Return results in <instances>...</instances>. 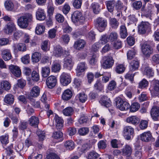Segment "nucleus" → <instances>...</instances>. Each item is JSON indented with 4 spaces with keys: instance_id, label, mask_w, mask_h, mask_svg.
<instances>
[{
    "instance_id": "f03ea898",
    "label": "nucleus",
    "mask_w": 159,
    "mask_h": 159,
    "mask_svg": "<svg viewBox=\"0 0 159 159\" xmlns=\"http://www.w3.org/2000/svg\"><path fill=\"white\" fill-rule=\"evenodd\" d=\"M116 107L120 110L126 111L129 109L130 107L129 103L126 102H124L120 98H117L115 100Z\"/></svg>"
},
{
    "instance_id": "b1692460",
    "label": "nucleus",
    "mask_w": 159,
    "mask_h": 159,
    "mask_svg": "<svg viewBox=\"0 0 159 159\" xmlns=\"http://www.w3.org/2000/svg\"><path fill=\"white\" fill-rule=\"evenodd\" d=\"M143 75L148 78L152 77L154 75V72L152 69L149 66L145 67L143 71Z\"/></svg>"
},
{
    "instance_id": "ea45409f",
    "label": "nucleus",
    "mask_w": 159,
    "mask_h": 159,
    "mask_svg": "<svg viewBox=\"0 0 159 159\" xmlns=\"http://www.w3.org/2000/svg\"><path fill=\"white\" fill-rule=\"evenodd\" d=\"M1 88L6 90H9L11 88L10 83L6 80H3L1 83Z\"/></svg>"
},
{
    "instance_id": "a211bd4d",
    "label": "nucleus",
    "mask_w": 159,
    "mask_h": 159,
    "mask_svg": "<svg viewBox=\"0 0 159 159\" xmlns=\"http://www.w3.org/2000/svg\"><path fill=\"white\" fill-rule=\"evenodd\" d=\"M40 93V89L37 86H34L31 89L30 93V95L33 98H36L39 96Z\"/></svg>"
},
{
    "instance_id": "4d7b16f0",
    "label": "nucleus",
    "mask_w": 159,
    "mask_h": 159,
    "mask_svg": "<svg viewBox=\"0 0 159 159\" xmlns=\"http://www.w3.org/2000/svg\"><path fill=\"white\" fill-rule=\"evenodd\" d=\"M63 135L61 131H55L53 133L52 137L55 139H59L62 138Z\"/></svg>"
},
{
    "instance_id": "aec40b11",
    "label": "nucleus",
    "mask_w": 159,
    "mask_h": 159,
    "mask_svg": "<svg viewBox=\"0 0 159 159\" xmlns=\"http://www.w3.org/2000/svg\"><path fill=\"white\" fill-rule=\"evenodd\" d=\"M102 105L107 107L111 106V102L110 99L107 96H102L99 101Z\"/></svg>"
},
{
    "instance_id": "6e6d98bb",
    "label": "nucleus",
    "mask_w": 159,
    "mask_h": 159,
    "mask_svg": "<svg viewBox=\"0 0 159 159\" xmlns=\"http://www.w3.org/2000/svg\"><path fill=\"white\" fill-rule=\"evenodd\" d=\"M0 141L2 144L6 145L9 142L8 135L6 134L0 136Z\"/></svg>"
},
{
    "instance_id": "49530a36",
    "label": "nucleus",
    "mask_w": 159,
    "mask_h": 159,
    "mask_svg": "<svg viewBox=\"0 0 159 159\" xmlns=\"http://www.w3.org/2000/svg\"><path fill=\"white\" fill-rule=\"evenodd\" d=\"M89 129L87 127H82L79 129L78 133L81 136H84L87 134L89 132Z\"/></svg>"
},
{
    "instance_id": "4468645a",
    "label": "nucleus",
    "mask_w": 159,
    "mask_h": 159,
    "mask_svg": "<svg viewBox=\"0 0 159 159\" xmlns=\"http://www.w3.org/2000/svg\"><path fill=\"white\" fill-rule=\"evenodd\" d=\"M16 29L15 24L12 22L8 23L6 26L4 30V32L6 34H11Z\"/></svg>"
},
{
    "instance_id": "7ed1b4c3",
    "label": "nucleus",
    "mask_w": 159,
    "mask_h": 159,
    "mask_svg": "<svg viewBox=\"0 0 159 159\" xmlns=\"http://www.w3.org/2000/svg\"><path fill=\"white\" fill-rule=\"evenodd\" d=\"M114 63V60L111 57L107 56L103 57L102 66L104 69H107L111 68Z\"/></svg>"
},
{
    "instance_id": "7c9ffc66",
    "label": "nucleus",
    "mask_w": 159,
    "mask_h": 159,
    "mask_svg": "<svg viewBox=\"0 0 159 159\" xmlns=\"http://www.w3.org/2000/svg\"><path fill=\"white\" fill-rule=\"evenodd\" d=\"M65 148L67 150H72L75 148V143L72 140L67 141L64 143Z\"/></svg>"
},
{
    "instance_id": "473e14b6",
    "label": "nucleus",
    "mask_w": 159,
    "mask_h": 159,
    "mask_svg": "<svg viewBox=\"0 0 159 159\" xmlns=\"http://www.w3.org/2000/svg\"><path fill=\"white\" fill-rule=\"evenodd\" d=\"M14 96L11 94H7L4 98L5 102L9 104L13 103L14 102Z\"/></svg>"
},
{
    "instance_id": "a18cd8bd",
    "label": "nucleus",
    "mask_w": 159,
    "mask_h": 159,
    "mask_svg": "<svg viewBox=\"0 0 159 159\" xmlns=\"http://www.w3.org/2000/svg\"><path fill=\"white\" fill-rule=\"evenodd\" d=\"M73 111V108L70 107H67L63 110L62 111L64 115L67 116H69L72 115Z\"/></svg>"
},
{
    "instance_id": "69168bd1",
    "label": "nucleus",
    "mask_w": 159,
    "mask_h": 159,
    "mask_svg": "<svg viewBox=\"0 0 159 159\" xmlns=\"http://www.w3.org/2000/svg\"><path fill=\"white\" fill-rule=\"evenodd\" d=\"M148 84V82L146 79H144L139 83V87L141 89H143L147 87Z\"/></svg>"
},
{
    "instance_id": "052dcab7",
    "label": "nucleus",
    "mask_w": 159,
    "mask_h": 159,
    "mask_svg": "<svg viewBox=\"0 0 159 159\" xmlns=\"http://www.w3.org/2000/svg\"><path fill=\"white\" fill-rule=\"evenodd\" d=\"M125 68L123 65L119 64L117 65L116 68V71L119 74H121L124 72Z\"/></svg>"
},
{
    "instance_id": "864d4df0",
    "label": "nucleus",
    "mask_w": 159,
    "mask_h": 159,
    "mask_svg": "<svg viewBox=\"0 0 159 159\" xmlns=\"http://www.w3.org/2000/svg\"><path fill=\"white\" fill-rule=\"evenodd\" d=\"M63 32L67 33L71 32L72 30V28L70 27L66 22H65L62 27Z\"/></svg>"
},
{
    "instance_id": "6e6552de",
    "label": "nucleus",
    "mask_w": 159,
    "mask_h": 159,
    "mask_svg": "<svg viewBox=\"0 0 159 159\" xmlns=\"http://www.w3.org/2000/svg\"><path fill=\"white\" fill-rule=\"evenodd\" d=\"M142 52L143 54L146 57H149L153 52L152 48L149 45L144 43L141 47Z\"/></svg>"
},
{
    "instance_id": "dca6fc26",
    "label": "nucleus",
    "mask_w": 159,
    "mask_h": 159,
    "mask_svg": "<svg viewBox=\"0 0 159 159\" xmlns=\"http://www.w3.org/2000/svg\"><path fill=\"white\" fill-rule=\"evenodd\" d=\"M73 62L72 61L71 58L70 57H66L64 59V66L70 70L73 66Z\"/></svg>"
},
{
    "instance_id": "58836bf2",
    "label": "nucleus",
    "mask_w": 159,
    "mask_h": 159,
    "mask_svg": "<svg viewBox=\"0 0 159 159\" xmlns=\"http://www.w3.org/2000/svg\"><path fill=\"white\" fill-rule=\"evenodd\" d=\"M45 27L42 24H38L35 28L36 33L38 35L43 34L44 32Z\"/></svg>"
},
{
    "instance_id": "e2e57ef3",
    "label": "nucleus",
    "mask_w": 159,
    "mask_h": 159,
    "mask_svg": "<svg viewBox=\"0 0 159 159\" xmlns=\"http://www.w3.org/2000/svg\"><path fill=\"white\" fill-rule=\"evenodd\" d=\"M135 53V51L133 49L129 50L127 53L128 59L130 60L132 59L134 57Z\"/></svg>"
},
{
    "instance_id": "ddd939ff",
    "label": "nucleus",
    "mask_w": 159,
    "mask_h": 159,
    "mask_svg": "<svg viewBox=\"0 0 159 159\" xmlns=\"http://www.w3.org/2000/svg\"><path fill=\"white\" fill-rule=\"evenodd\" d=\"M87 69V66L85 62H81L79 63L76 69L77 75L80 76L82 72L84 71Z\"/></svg>"
},
{
    "instance_id": "0eeeda50",
    "label": "nucleus",
    "mask_w": 159,
    "mask_h": 159,
    "mask_svg": "<svg viewBox=\"0 0 159 159\" xmlns=\"http://www.w3.org/2000/svg\"><path fill=\"white\" fill-rule=\"evenodd\" d=\"M60 82L63 86H66L71 81V78L70 75L67 73L63 72L61 75Z\"/></svg>"
},
{
    "instance_id": "2f4dec72",
    "label": "nucleus",
    "mask_w": 159,
    "mask_h": 159,
    "mask_svg": "<svg viewBox=\"0 0 159 159\" xmlns=\"http://www.w3.org/2000/svg\"><path fill=\"white\" fill-rule=\"evenodd\" d=\"M41 58V54L38 52L33 53L31 57L32 61L33 62L37 63L39 61Z\"/></svg>"
},
{
    "instance_id": "3c124183",
    "label": "nucleus",
    "mask_w": 159,
    "mask_h": 159,
    "mask_svg": "<svg viewBox=\"0 0 159 159\" xmlns=\"http://www.w3.org/2000/svg\"><path fill=\"white\" fill-rule=\"evenodd\" d=\"M108 39V37L104 34L101 36L98 43L101 45H102L107 42Z\"/></svg>"
},
{
    "instance_id": "bf43d9fd",
    "label": "nucleus",
    "mask_w": 159,
    "mask_h": 159,
    "mask_svg": "<svg viewBox=\"0 0 159 159\" xmlns=\"http://www.w3.org/2000/svg\"><path fill=\"white\" fill-rule=\"evenodd\" d=\"M31 79L34 81H38L39 79V73L35 71H33L31 74Z\"/></svg>"
},
{
    "instance_id": "412c9836",
    "label": "nucleus",
    "mask_w": 159,
    "mask_h": 159,
    "mask_svg": "<svg viewBox=\"0 0 159 159\" xmlns=\"http://www.w3.org/2000/svg\"><path fill=\"white\" fill-rule=\"evenodd\" d=\"M1 53L2 57L5 61H8L11 59V55L10 50H3L2 51Z\"/></svg>"
},
{
    "instance_id": "423d86ee",
    "label": "nucleus",
    "mask_w": 159,
    "mask_h": 159,
    "mask_svg": "<svg viewBox=\"0 0 159 159\" xmlns=\"http://www.w3.org/2000/svg\"><path fill=\"white\" fill-rule=\"evenodd\" d=\"M134 129L131 126H127L123 129V133L125 139L127 140L131 139V136L134 133Z\"/></svg>"
},
{
    "instance_id": "8fccbe9b",
    "label": "nucleus",
    "mask_w": 159,
    "mask_h": 159,
    "mask_svg": "<svg viewBox=\"0 0 159 159\" xmlns=\"http://www.w3.org/2000/svg\"><path fill=\"white\" fill-rule=\"evenodd\" d=\"M61 65L59 63L55 62L52 65V71L54 72L59 71L61 69Z\"/></svg>"
},
{
    "instance_id": "338daca9",
    "label": "nucleus",
    "mask_w": 159,
    "mask_h": 159,
    "mask_svg": "<svg viewBox=\"0 0 159 159\" xmlns=\"http://www.w3.org/2000/svg\"><path fill=\"white\" fill-rule=\"evenodd\" d=\"M45 159H60V158L56 154L51 153L47 156Z\"/></svg>"
},
{
    "instance_id": "c03bdc74",
    "label": "nucleus",
    "mask_w": 159,
    "mask_h": 159,
    "mask_svg": "<svg viewBox=\"0 0 159 159\" xmlns=\"http://www.w3.org/2000/svg\"><path fill=\"white\" fill-rule=\"evenodd\" d=\"M49 42L48 40H45L42 41L41 43V48L44 51H46L49 49Z\"/></svg>"
},
{
    "instance_id": "37998d69",
    "label": "nucleus",
    "mask_w": 159,
    "mask_h": 159,
    "mask_svg": "<svg viewBox=\"0 0 159 159\" xmlns=\"http://www.w3.org/2000/svg\"><path fill=\"white\" fill-rule=\"evenodd\" d=\"M93 12L96 14H98L101 10V8L99 4L97 3L94 2L91 5Z\"/></svg>"
},
{
    "instance_id": "0e129e2a",
    "label": "nucleus",
    "mask_w": 159,
    "mask_h": 159,
    "mask_svg": "<svg viewBox=\"0 0 159 159\" xmlns=\"http://www.w3.org/2000/svg\"><path fill=\"white\" fill-rule=\"evenodd\" d=\"M82 2V0H74L73 5L75 8L79 9L80 8L81 6Z\"/></svg>"
},
{
    "instance_id": "5fc2aeb1",
    "label": "nucleus",
    "mask_w": 159,
    "mask_h": 159,
    "mask_svg": "<svg viewBox=\"0 0 159 159\" xmlns=\"http://www.w3.org/2000/svg\"><path fill=\"white\" fill-rule=\"evenodd\" d=\"M110 24L113 28H115V29L117 28L119 25V23L115 18H111L110 19Z\"/></svg>"
},
{
    "instance_id": "09e8293b",
    "label": "nucleus",
    "mask_w": 159,
    "mask_h": 159,
    "mask_svg": "<svg viewBox=\"0 0 159 159\" xmlns=\"http://www.w3.org/2000/svg\"><path fill=\"white\" fill-rule=\"evenodd\" d=\"M80 101L82 103L84 102L87 99V96L84 93H80L77 95Z\"/></svg>"
},
{
    "instance_id": "c756f323",
    "label": "nucleus",
    "mask_w": 159,
    "mask_h": 159,
    "mask_svg": "<svg viewBox=\"0 0 159 159\" xmlns=\"http://www.w3.org/2000/svg\"><path fill=\"white\" fill-rule=\"evenodd\" d=\"M123 154L127 157H129L131 154L132 149L129 145H126L122 149Z\"/></svg>"
},
{
    "instance_id": "f8f14e48",
    "label": "nucleus",
    "mask_w": 159,
    "mask_h": 159,
    "mask_svg": "<svg viewBox=\"0 0 159 159\" xmlns=\"http://www.w3.org/2000/svg\"><path fill=\"white\" fill-rule=\"evenodd\" d=\"M151 115L153 120L155 121L158 120L159 117V108L157 106H153L151 109Z\"/></svg>"
},
{
    "instance_id": "2eb2a0df",
    "label": "nucleus",
    "mask_w": 159,
    "mask_h": 159,
    "mask_svg": "<svg viewBox=\"0 0 159 159\" xmlns=\"http://www.w3.org/2000/svg\"><path fill=\"white\" fill-rule=\"evenodd\" d=\"M140 139L145 142L150 141L152 138L151 133L149 131L143 133L140 136Z\"/></svg>"
},
{
    "instance_id": "79ce46f5",
    "label": "nucleus",
    "mask_w": 159,
    "mask_h": 159,
    "mask_svg": "<svg viewBox=\"0 0 159 159\" xmlns=\"http://www.w3.org/2000/svg\"><path fill=\"white\" fill-rule=\"evenodd\" d=\"M142 154V149L141 146L137 147L135 149V152L134 154L135 157L136 159H140Z\"/></svg>"
},
{
    "instance_id": "c85d7f7f",
    "label": "nucleus",
    "mask_w": 159,
    "mask_h": 159,
    "mask_svg": "<svg viewBox=\"0 0 159 159\" xmlns=\"http://www.w3.org/2000/svg\"><path fill=\"white\" fill-rule=\"evenodd\" d=\"M15 50H18L21 52H25L26 50V47L25 44L19 43L18 44H15L13 46Z\"/></svg>"
},
{
    "instance_id": "39448f33",
    "label": "nucleus",
    "mask_w": 159,
    "mask_h": 159,
    "mask_svg": "<svg viewBox=\"0 0 159 159\" xmlns=\"http://www.w3.org/2000/svg\"><path fill=\"white\" fill-rule=\"evenodd\" d=\"M107 23L106 20L102 18L99 17L96 20L95 25L98 30L100 32H102L104 30L107 26Z\"/></svg>"
},
{
    "instance_id": "f704fd0d",
    "label": "nucleus",
    "mask_w": 159,
    "mask_h": 159,
    "mask_svg": "<svg viewBox=\"0 0 159 159\" xmlns=\"http://www.w3.org/2000/svg\"><path fill=\"white\" fill-rule=\"evenodd\" d=\"M115 3V1L113 0L107 1L106 2V4L109 11L111 12L113 11Z\"/></svg>"
},
{
    "instance_id": "bb28decb",
    "label": "nucleus",
    "mask_w": 159,
    "mask_h": 159,
    "mask_svg": "<svg viewBox=\"0 0 159 159\" xmlns=\"http://www.w3.org/2000/svg\"><path fill=\"white\" fill-rule=\"evenodd\" d=\"M72 92L71 90L67 89L64 91L62 95V98L65 100H68L72 97Z\"/></svg>"
},
{
    "instance_id": "e433bc0d",
    "label": "nucleus",
    "mask_w": 159,
    "mask_h": 159,
    "mask_svg": "<svg viewBox=\"0 0 159 159\" xmlns=\"http://www.w3.org/2000/svg\"><path fill=\"white\" fill-rule=\"evenodd\" d=\"M5 6L6 9L8 11H11L15 9V5L13 2L10 0L6 1Z\"/></svg>"
},
{
    "instance_id": "20e7f679",
    "label": "nucleus",
    "mask_w": 159,
    "mask_h": 159,
    "mask_svg": "<svg viewBox=\"0 0 159 159\" xmlns=\"http://www.w3.org/2000/svg\"><path fill=\"white\" fill-rule=\"evenodd\" d=\"M72 20L74 23L79 22L83 24L85 22V18L82 13L78 11L74 12L72 14Z\"/></svg>"
},
{
    "instance_id": "f257e3e1",
    "label": "nucleus",
    "mask_w": 159,
    "mask_h": 159,
    "mask_svg": "<svg viewBox=\"0 0 159 159\" xmlns=\"http://www.w3.org/2000/svg\"><path fill=\"white\" fill-rule=\"evenodd\" d=\"M32 15L29 13H27L18 18L17 23L20 27L25 29L27 27L29 23L32 22Z\"/></svg>"
},
{
    "instance_id": "4c0bfd02",
    "label": "nucleus",
    "mask_w": 159,
    "mask_h": 159,
    "mask_svg": "<svg viewBox=\"0 0 159 159\" xmlns=\"http://www.w3.org/2000/svg\"><path fill=\"white\" fill-rule=\"evenodd\" d=\"M115 7L116 10L119 12L124 9L126 10V7H125L123 3L120 0H118L115 3Z\"/></svg>"
},
{
    "instance_id": "1a4fd4ad",
    "label": "nucleus",
    "mask_w": 159,
    "mask_h": 159,
    "mask_svg": "<svg viewBox=\"0 0 159 159\" xmlns=\"http://www.w3.org/2000/svg\"><path fill=\"white\" fill-rule=\"evenodd\" d=\"M57 82L56 78L54 76L51 75L48 77L46 80V83L48 87L52 89L56 85Z\"/></svg>"
},
{
    "instance_id": "c9c22d12",
    "label": "nucleus",
    "mask_w": 159,
    "mask_h": 159,
    "mask_svg": "<svg viewBox=\"0 0 159 159\" xmlns=\"http://www.w3.org/2000/svg\"><path fill=\"white\" fill-rule=\"evenodd\" d=\"M120 34L121 38H125L128 35L127 29L125 25H122L120 27Z\"/></svg>"
},
{
    "instance_id": "6ab92c4d",
    "label": "nucleus",
    "mask_w": 159,
    "mask_h": 159,
    "mask_svg": "<svg viewBox=\"0 0 159 159\" xmlns=\"http://www.w3.org/2000/svg\"><path fill=\"white\" fill-rule=\"evenodd\" d=\"M36 17L39 20H44L46 18V14L44 10L41 8H39L36 12Z\"/></svg>"
},
{
    "instance_id": "393cba45",
    "label": "nucleus",
    "mask_w": 159,
    "mask_h": 159,
    "mask_svg": "<svg viewBox=\"0 0 159 159\" xmlns=\"http://www.w3.org/2000/svg\"><path fill=\"white\" fill-rule=\"evenodd\" d=\"M55 121L56 123V127L57 129H60L63 127V120L57 115L55 116Z\"/></svg>"
},
{
    "instance_id": "cd10ccee",
    "label": "nucleus",
    "mask_w": 159,
    "mask_h": 159,
    "mask_svg": "<svg viewBox=\"0 0 159 159\" xmlns=\"http://www.w3.org/2000/svg\"><path fill=\"white\" fill-rule=\"evenodd\" d=\"M152 6L149 4L148 6L145 8V5H143L141 8V11L143 12L144 14L148 16H150L151 14Z\"/></svg>"
},
{
    "instance_id": "4be33fe9",
    "label": "nucleus",
    "mask_w": 159,
    "mask_h": 159,
    "mask_svg": "<svg viewBox=\"0 0 159 159\" xmlns=\"http://www.w3.org/2000/svg\"><path fill=\"white\" fill-rule=\"evenodd\" d=\"M63 50L60 46H57L54 48L53 54L57 57H60L63 55Z\"/></svg>"
},
{
    "instance_id": "603ef678",
    "label": "nucleus",
    "mask_w": 159,
    "mask_h": 159,
    "mask_svg": "<svg viewBox=\"0 0 159 159\" xmlns=\"http://www.w3.org/2000/svg\"><path fill=\"white\" fill-rule=\"evenodd\" d=\"M133 7L136 10H138L142 7V2L141 1H135L132 4Z\"/></svg>"
},
{
    "instance_id": "a878e982",
    "label": "nucleus",
    "mask_w": 159,
    "mask_h": 159,
    "mask_svg": "<svg viewBox=\"0 0 159 159\" xmlns=\"http://www.w3.org/2000/svg\"><path fill=\"white\" fill-rule=\"evenodd\" d=\"M29 122L31 126L37 127L39 123V120L38 117L32 116L29 119Z\"/></svg>"
},
{
    "instance_id": "f3484780",
    "label": "nucleus",
    "mask_w": 159,
    "mask_h": 159,
    "mask_svg": "<svg viewBox=\"0 0 159 159\" xmlns=\"http://www.w3.org/2000/svg\"><path fill=\"white\" fill-rule=\"evenodd\" d=\"M126 121L129 123L135 125L138 124L140 120L137 116H133L128 117L126 118Z\"/></svg>"
},
{
    "instance_id": "a19ab883",
    "label": "nucleus",
    "mask_w": 159,
    "mask_h": 159,
    "mask_svg": "<svg viewBox=\"0 0 159 159\" xmlns=\"http://www.w3.org/2000/svg\"><path fill=\"white\" fill-rule=\"evenodd\" d=\"M50 68L48 66H45L42 68V74L43 77L46 78L50 74Z\"/></svg>"
},
{
    "instance_id": "5701e85b",
    "label": "nucleus",
    "mask_w": 159,
    "mask_h": 159,
    "mask_svg": "<svg viewBox=\"0 0 159 159\" xmlns=\"http://www.w3.org/2000/svg\"><path fill=\"white\" fill-rule=\"evenodd\" d=\"M85 43V42L84 40L79 39L75 43L74 47L77 50H80L83 48Z\"/></svg>"
},
{
    "instance_id": "13d9d810",
    "label": "nucleus",
    "mask_w": 159,
    "mask_h": 159,
    "mask_svg": "<svg viewBox=\"0 0 159 159\" xmlns=\"http://www.w3.org/2000/svg\"><path fill=\"white\" fill-rule=\"evenodd\" d=\"M118 35L116 32H112L110 33L108 37V39L111 42L116 40L118 38Z\"/></svg>"
},
{
    "instance_id": "9d476101",
    "label": "nucleus",
    "mask_w": 159,
    "mask_h": 159,
    "mask_svg": "<svg viewBox=\"0 0 159 159\" xmlns=\"http://www.w3.org/2000/svg\"><path fill=\"white\" fill-rule=\"evenodd\" d=\"M9 69L12 74L15 76L19 77L21 74V71L19 67L17 66L11 65L9 66Z\"/></svg>"
},
{
    "instance_id": "9b49d317",
    "label": "nucleus",
    "mask_w": 159,
    "mask_h": 159,
    "mask_svg": "<svg viewBox=\"0 0 159 159\" xmlns=\"http://www.w3.org/2000/svg\"><path fill=\"white\" fill-rule=\"evenodd\" d=\"M150 29V25L148 22H143L139 26L138 32L140 34H143L147 30Z\"/></svg>"
},
{
    "instance_id": "72a5a7b5",
    "label": "nucleus",
    "mask_w": 159,
    "mask_h": 159,
    "mask_svg": "<svg viewBox=\"0 0 159 159\" xmlns=\"http://www.w3.org/2000/svg\"><path fill=\"white\" fill-rule=\"evenodd\" d=\"M139 66V63L138 61L133 60L130 64L129 70L131 71H134L137 69Z\"/></svg>"
},
{
    "instance_id": "680f3d73",
    "label": "nucleus",
    "mask_w": 159,
    "mask_h": 159,
    "mask_svg": "<svg viewBox=\"0 0 159 159\" xmlns=\"http://www.w3.org/2000/svg\"><path fill=\"white\" fill-rule=\"evenodd\" d=\"M99 157V154L95 152H90L88 157V159H96Z\"/></svg>"
},
{
    "instance_id": "de8ad7c7",
    "label": "nucleus",
    "mask_w": 159,
    "mask_h": 159,
    "mask_svg": "<svg viewBox=\"0 0 159 159\" xmlns=\"http://www.w3.org/2000/svg\"><path fill=\"white\" fill-rule=\"evenodd\" d=\"M140 104L137 102H134L130 106V110L131 112H134L137 111L140 108Z\"/></svg>"
},
{
    "instance_id": "774afa93",
    "label": "nucleus",
    "mask_w": 159,
    "mask_h": 159,
    "mask_svg": "<svg viewBox=\"0 0 159 159\" xmlns=\"http://www.w3.org/2000/svg\"><path fill=\"white\" fill-rule=\"evenodd\" d=\"M116 87V83L115 81H111L108 86V89L109 90H114Z\"/></svg>"
}]
</instances>
